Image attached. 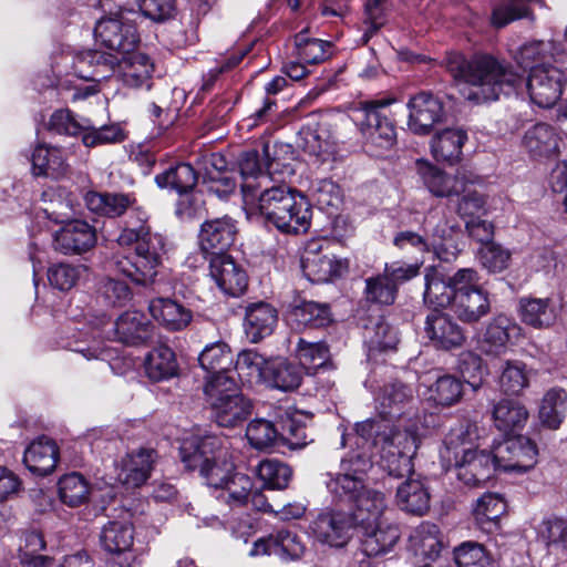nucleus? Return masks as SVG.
<instances>
[{
	"mask_svg": "<svg viewBox=\"0 0 567 567\" xmlns=\"http://www.w3.org/2000/svg\"><path fill=\"white\" fill-rule=\"evenodd\" d=\"M329 476V481L326 482L327 488L338 502L353 505L369 489L365 480L359 476L343 472Z\"/></svg>",
	"mask_w": 567,
	"mask_h": 567,
	"instance_id": "46",
	"label": "nucleus"
},
{
	"mask_svg": "<svg viewBox=\"0 0 567 567\" xmlns=\"http://www.w3.org/2000/svg\"><path fill=\"white\" fill-rule=\"evenodd\" d=\"M96 244L95 229L84 220H72L60 228L53 237V247L64 255L82 254Z\"/></svg>",
	"mask_w": 567,
	"mask_h": 567,
	"instance_id": "22",
	"label": "nucleus"
},
{
	"mask_svg": "<svg viewBox=\"0 0 567 567\" xmlns=\"http://www.w3.org/2000/svg\"><path fill=\"white\" fill-rule=\"evenodd\" d=\"M155 326L144 312L128 310L114 322V340L128 347L147 346L154 338Z\"/></svg>",
	"mask_w": 567,
	"mask_h": 567,
	"instance_id": "16",
	"label": "nucleus"
},
{
	"mask_svg": "<svg viewBox=\"0 0 567 567\" xmlns=\"http://www.w3.org/2000/svg\"><path fill=\"white\" fill-rule=\"evenodd\" d=\"M556 45L551 41L530 40L518 47L512 56L522 68L537 65H551L549 62L555 60Z\"/></svg>",
	"mask_w": 567,
	"mask_h": 567,
	"instance_id": "42",
	"label": "nucleus"
},
{
	"mask_svg": "<svg viewBox=\"0 0 567 567\" xmlns=\"http://www.w3.org/2000/svg\"><path fill=\"white\" fill-rule=\"evenodd\" d=\"M498 383L503 392L518 394L528 385L525 363L517 360L506 361L501 370Z\"/></svg>",
	"mask_w": 567,
	"mask_h": 567,
	"instance_id": "62",
	"label": "nucleus"
},
{
	"mask_svg": "<svg viewBox=\"0 0 567 567\" xmlns=\"http://www.w3.org/2000/svg\"><path fill=\"white\" fill-rule=\"evenodd\" d=\"M148 310L152 318L171 332L185 330L193 320L192 310L172 298H154Z\"/></svg>",
	"mask_w": 567,
	"mask_h": 567,
	"instance_id": "27",
	"label": "nucleus"
},
{
	"mask_svg": "<svg viewBox=\"0 0 567 567\" xmlns=\"http://www.w3.org/2000/svg\"><path fill=\"white\" fill-rule=\"evenodd\" d=\"M278 312L265 301L250 302L245 307L244 331L252 343L270 336L277 324Z\"/></svg>",
	"mask_w": 567,
	"mask_h": 567,
	"instance_id": "24",
	"label": "nucleus"
},
{
	"mask_svg": "<svg viewBox=\"0 0 567 567\" xmlns=\"http://www.w3.org/2000/svg\"><path fill=\"white\" fill-rule=\"evenodd\" d=\"M537 446L526 436L507 440L497 450L498 466L506 472L524 473L532 470L537 463Z\"/></svg>",
	"mask_w": 567,
	"mask_h": 567,
	"instance_id": "20",
	"label": "nucleus"
},
{
	"mask_svg": "<svg viewBox=\"0 0 567 567\" xmlns=\"http://www.w3.org/2000/svg\"><path fill=\"white\" fill-rule=\"evenodd\" d=\"M198 182V174L188 163H178L155 176L159 188H168L177 194L194 190Z\"/></svg>",
	"mask_w": 567,
	"mask_h": 567,
	"instance_id": "47",
	"label": "nucleus"
},
{
	"mask_svg": "<svg viewBox=\"0 0 567 567\" xmlns=\"http://www.w3.org/2000/svg\"><path fill=\"white\" fill-rule=\"evenodd\" d=\"M424 332L430 344L436 350L458 349L466 341L464 329L452 316L440 310H432L425 317Z\"/></svg>",
	"mask_w": 567,
	"mask_h": 567,
	"instance_id": "12",
	"label": "nucleus"
},
{
	"mask_svg": "<svg viewBox=\"0 0 567 567\" xmlns=\"http://www.w3.org/2000/svg\"><path fill=\"white\" fill-rule=\"evenodd\" d=\"M266 371L267 375L264 383L281 391H292L302 381L301 368L286 359L270 361Z\"/></svg>",
	"mask_w": 567,
	"mask_h": 567,
	"instance_id": "48",
	"label": "nucleus"
},
{
	"mask_svg": "<svg viewBox=\"0 0 567 567\" xmlns=\"http://www.w3.org/2000/svg\"><path fill=\"white\" fill-rule=\"evenodd\" d=\"M452 310L464 323H476L491 311L488 292L482 287L460 292L453 298Z\"/></svg>",
	"mask_w": 567,
	"mask_h": 567,
	"instance_id": "32",
	"label": "nucleus"
},
{
	"mask_svg": "<svg viewBox=\"0 0 567 567\" xmlns=\"http://www.w3.org/2000/svg\"><path fill=\"white\" fill-rule=\"evenodd\" d=\"M145 372L153 381L167 380L177 374L175 352L166 344L155 347L145 358Z\"/></svg>",
	"mask_w": 567,
	"mask_h": 567,
	"instance_id": "43",
	"label": "nucleus"
},
{
	"mask_svg": "<svg viewBox=\"0 0 567 567\" xmlns=\"http://www.w3.org/2000/svg\"><path fill=\"white\" fill-rule=\"evenodd\" d=\"M565 84L564 72L555 65L534 66L526 82L532 102L543 109H549L559 101Z\"/></svg>",
	"mask_w": 567,
	"mask_h": 567,
	"instance_id": "11",
	"label": "nucleus"
},
{
	"mask_svg": "<svg viewBox=\"0 0 567 567\" xmlns=\"http://www.w3.org/2000/svg\"><path fill=\"white\" fill-rule=\"evenodd\" d=\"M457 225H451L443 213L431 212L423 221L425 238L430 244V250H434L437 257L449 261L450 258L444 256V243L452 238Z\"/></svg>",
	"mask_w": 567,
	"mask_h": 567,
	"instance_id": "39",
	"label": "nucleus"
},
{
	"mask_svg": "<svg viewBox=\"0 0 567 567\" xmlns=\"http://www.w3.org/2000/svg\"><path fill=\"white\" fill-rule=\"evenodd\" d=\"M424 302L436 308H443L453 303V291L449 280H444L436 271L425 276Z\"/></svg>",
	"mask_w": 567,
	"mask_h": 567,
	"instance_id": "57",
	"label": "nucleus"
},
{
	"mask_svg": "<svg viewBox=\"0 0 567 567\" xmlns=\"http://www.w3.org/2000/svg\"><path fill=\"white\" fill-rule=\"evenodd\" d=\"M471 425L452 429L444 440L445 453L453 455L457 478L466 486L477 487L487 482L498 466L496 454L474 446Z\"/></svg>",
	"mask_w": 567,
	"mask_h": 567,
	"instance_id": "5",
	"label": "nucleus"
},
{
	"mask_svg": "<svg viewBox=\"0 0 567 567\" xmlns=\"http://www.w3.org/2000/svg\"><path fill=\"white\" fill-rule=\"evenodd\" d=\"M396 292V284L391 282L384 274L365 279L364 293L370 302L392 305L395 301Z\"/></svg>",
	"mask_w": 567,
	"mask_h": 567,
	"instance_id": "61",
	"label": "nucleus"
},
{
	"mask_svg": "<svg viewBox=\"0 0 567 567\" xmlns=\"http://www.w3.org/2000/svg\"><path fill=\"white\" fill-rule=\"evenodd\" d=\"M389 11V0H365L363 23L367 29L362 35L364 44L386 23Z\"/></svg>",
	"mask_w": 567,
	"mask_h": 567,
	"instance_id": "59",
	"label": "nucleus"
},
{
	"mask_svg": "<svg viewBox=\"0 0 567 567\" xmlns=\"http://www.w3.org/2000/svg\"><path fill=\"white\" fill-rule=\"evenodd\" d=\"M518 315L520 320L534 328H548L556 321V311L549 299L522 298Z\"/></svg>",
	"mask_w": 567,
	"mask_h": 567,
	"instance_id": "44",
	"label": "nucleus"
},
{
	"mask_svg": "<svg viewBox=\"0 0 567 567\" xmlns=\"http://www.w3.org/2000/svg\"><path fill=\"white\" fill-rule=\"evenodd\" d=\"M429 400L435 405L452 406L463 396V382L454 375L444 374L429 388Z\"/></svg>",
	"mask_w": 567,
	"mask_h": 567,
	"instance_id": "52",
	"label": "nucleus"
},
{
	"mask_svg": "<svg viewBox=\"0 0 567 567\" xmlns=\"http://www.w3.org/2000/svg\"><path fill=\"white\" fill-rule=\"evenodd\" d=\"M350 515L357 529L371 530L372 525L386 519V496L383 492L369 488L353 505Z\"/></svg>",
	"mask_w": 567,
	"mask_h": 567,
	"instance_id": "23",
	"label": "nucleus"
},
{
	"mask_svg": "<svg viewBox=\"0 0 567 567\" xmlns=\"http://www.w3.org/2000/svg\"><path fill=\"white\" fill-rule=\"evenodd\" d=\"M233 353L227 343L217 341L207 344L198 357L199 365L208 373H224L233 363Z\"/></svg>",
	"mask_w": 567,
	"mask_h": 567,
	"instance_id": "53",
	"label": "nucleus"
},
{
	"mask_svg": "<svg viewBox=\"0 0 567 567\" xmlns=\"http://www.w3.org/2000/svg\"><path fill=\"white\" fill-rule=\"evenodd\" d=\"M430 493L423 482L408 480L396 489L398 506L410 514L422 516L430 509Z\"/></svg>",
	"mask_w": 567,
	"mask_h": 567,
	"instance_id": "40",
	"label": "nucleus"
},
{
	"mask_svg": "<svg viewBox=\"0 0 567 567\" xmlns=\"http://www.w3.org/2000/svg\"><path fill=\"white\" fill-rule=\"evenodd\" d=\"M296 352L300 367L308 373H316L320 369H334L330 349L324 341L311 342L299 338Z\"/></svg>",
	"mask_w": 567,
	"mask_h": 567,
	"instance_id": "41",
	"label": "nucleus"
},
{
	"mask_svg": "<svg viewBox=\"0 0 567 567\" xmlns=\"http://www.w3.org/2000/svg\"><path fill=\"white\" fill-rule=\"evenodd\" d=\"M209 275L218 288L226 295L238 297L248 286L245 269L228 254H219L209 260Z\"/></svg>",
	"mask_w": 567,
	"mask_h": 567,
	"instance_id": "18",
	"label": "nucleus"
},
{
	"mask_svg": "<svg viewBox=\"0 0 567 567\" xmlns=\"http://www.w3.org/2000/svg\"><path fill=\"white\" fill-rule=\"evenodd\" d=\"M567 394L563 389H550L543 398L539 408V419L551 430L560 426L566 415Z\"/></svg>",
	"mask_w": 567,
	"mask_h": 567,
	"instance_id": "51",
	"label": "nucleus"
},
{
	"mask_svg": "<svg viewBox=\"0 0 567 567\" xmlns=\"http://www.w3.org/2000/svg\"><path fill=\"white\" fill-rule=\"evenodd\" d=\"M132 298L130 287L121 280L105 278L101 281L97 299L105 307H122Z\"/></svg>",
	"mask_w": 567,
	"mask_h": 567,
	"instance_id": "63",
	"label": "nucleus"
},
{
	"mask_svg": "<svg viewBox=\"0 0 567 567\" xmlns=\"http://www.w3.org/2000/svg\"><path fill=\"white\" fill-rule=\"evenodd\" d=\"M100 546L113 556L110 567H143L141 559L131 553L134 526L126 520H110L101 529Z\"/></svg>",
	"mask_w": 567,
	"mask_h": 567,
	"instance_id": "10",
	"label": "nucleus"
},
{
	"mask_svg": "<svg viewBox=\"0 0 567 567\" xmlns=\"http://www.w3.org/2000/svg\"><path fill=\"white\" fill-rule=\"evenodd\" d=\"M522 328L505 315L495 316L485 327L480 340L481 350L488 355L505 353L508 346L520 337Z\"/></svg>",
	"mask_w": 567,
	"mask_h": 567,
	"instance_id": "21",
	"label": "nucleus"
},
{
	"mask_svg": "<svg viewBox=\"0 0 567 567\" xmlns=\"http://www.w3.org/2000/svg\"><path fill=\"white\" fill-rule=\"evenodd\" d=\"M59 449L55 442L47 436L34 440L25 450L23 463L34 475L47 476L56 467Z\"/></svg>",
	"mask_w": 567,
	"mask_h": 567,
	"instance_id": "30",
	"label": "nucleus"
},
{
	"mask_svg": "<svg viewBox=\"0 0 567 567\" xmlns=\"http://www.w3.org/2000/svg\"><path fill=\"white\" fill-rule=\"evenodd\" d=\"M131 10H121L102 17L95 24L94 35L106 49L117 54L130 53L140 43L134 21L128 17Z\"/></svg>",
	"mask_w": 567,
	"mask_h": 567,
	"instance_id": "9",
	"label": "nucleus"
},
{
	"mask_svg": "<svg viewBox=\"0 0 567 567\" xmlns=\"http://www.w3.org/2000/svg\"><path fill=\"white\" fill-rule=\"evenodd\" d=\"M237 230V221L227 215L204 221L198 235L200 250L212 257L226 254Z\"/></svg>",
	"mask_w": 567,
	"mask_h": 567,
	"instance_id": "17",
	"label": "nucleus"
},
{
	"mask_svg": "<svg viewBox=\"0 0 567 567\" xmlns=\"http://www.w3.org/2000/svg\"><path fill=\"white\" fill-rule=\"evenodd\" d=\"M267 225L284 234H305L311 223L308 199L287 185H271L257 196L255 205Z\"/></svg>",
	"mask_w": 567,
	"mask_h": 567,
	"instance_id": "4",
	"label": "nucleus"
},
{
	"mask_svg": "<svg viewBox=\"0 0 567 567\" xmlns=\"http://www.w3.org/2000/svg\"><path fill=\"white\" fill-rule=\"evenodd\" d=\"M417 172L424 186L435 197L460 196L467 192V185L473 184L464 171L451 175L426 162H417Z\"/></svg>",
	"mask_w": 567,
	"mask_h": 567,
	"instance_id": "14",
	"label": "nucleus"
},
{
	"mask_svg": "<svg viewBox=\"0 0 567 567\" xmlns=\"http://www.w3.org/2000/svg\"><path fill=\"white\" fill-rule=\"evenodd\" d=\"M118 62V56L102 51L90 50L82 53L75 62L79 76L90 81L109 78Z\"/></svg>",
	"mask_w": 567,
	"mask_h": 567,
	"instance_id": "37",
	"label": "nucleus"
},
{
	"mask_svg": "<svg viewBox=\"0 0 567 567\" xmlns=\"http://www.w3.org/2000/svg\"><path fill=\"white\" fill-rule=\"evenodd\" d=\"M223 497L230 505H244L252 492V482L246 474L233 472L225 481Z\"/></svg>",
	"mask_w": 567,
	"mask_h": 567,
	"instance_id": "60",
	"label": "nucleus"
},
{
	"mask_svg": "<svg viewBox=\"0 0 567 567\" xmlns=\"http://www.w3.org/2000/svg\"><path fill=\"white\" fill-rule=\"evenodd\" d=\"M181 460L189 471L198 470L206 484L214 488L225 485L235 471L223 440L216 435H192L182 442Z\"/></svg>",
	"mask_w": 567,
	"mask_h": 567,
	"instance_id": "6",
	"label": "nucleus"
},
{
	"mask_svg": "<svg viewBox=\"0 0 567 567\" xmlns=\"http://www.w3.org/2000/svg\"><path fill=\"white\" fill-rule=\"evenodd\" d=\"M362 534L363 550L368 556H379L390 551L400 534L396 525L386 519L372 525L371 530L358 529Z\"/></svg>",
	"mask_w": 567,
	"mask_h": 567,
	"instance_id": "38",
	"label": "nucleus"
},
{
	"mask_svg": "<svg viewBox=\"0 0 567 567\" xmlns=\"http://www.w3.org/2000/svg\"><path fill=\"white\" fill-rule=\"evenodd\" d=\"M409 128L419 135L429 134L444 117L443 102L432 93L421 92L410 99Z\"/></svg>",
	"mask_w": 567,
	"mask_h": 567,
	"instance_id": "15",
	"label": "nucleus"
},
{
	"mask_svg": "<svg viewBox=\"0 0 567 567\" xmlns=\"http://www.w3.org/2000/svg\"><path fill=\"white\" fill-rule=\"evenodd\" d=\"M443 63L457 85L468 86L463 93L465 99L477 104L516 93L524 83L509 63L489 53L476 52L467 58L453 51L446 54Z\"/></svg>",
	"mask_w": 567,
	"mask_h": 567,
	"instance_id": "1",
	"label": "nucleus"
},
{
	"mask_svg": "<svg viewBox=\"0 0 567 567\" xmlns=\"http://www.w3.org/2000/svg\"><path fill=\"white\" fill-rule=\"evenodd\" d=\"M297 55L307 64H318L331 55V43L316 38H308L305 31L295 35Z\"/></svg>",
	"mask_w": 567,
	"mask_h": 567,
	"instance_id": "55",
	"label": "nucleus"
},
{
	"mask_svg": "<svg viewBox=\"0 0 567 567\" xmlns=\"http://www.w3.org/2000/svg\"><path fill=\"white\" fill-rule=\"evenodd\" d=\"M389 104L386 100L364 102L358 112L359 127L367 143L381 150H389L396 143V128L389 116Z\"/></svg>",
	"mask_w": 567,
	"mask_h": 567,
	"instance_id": "8",
	"label": "nucleus"
},
{
	"mask_svg": "<svg viewBox=\"0 0 567 567\" xmlns=\"http://www.w3.org/2000/svg\"><path fill=\"white\" fill-rule=\"evenodd\" d=\"M297 146L309 155L315 164L329 161L336 153V142L322 128H301L297 137Z\"/></svg>",
	"mask_w": 567,
	"mask_h": 567,
	"instance_id": "35",
	"label": "nucleus"
},
{
	"mask_svg": "<svg viewBox=\"0 0 567 567\" xmlns=\"http://www.w3.org/2000/svg\"><path fill=\"white\" fill-rule=\"evenodd\" d=\"M301 268L309 281L327 282L333 277L343 275L349 265L347 260L334 259L323 254L317 244H310L301 257Z\"/></svg>",
	"mask_w": 567,
	"mask_h": 567,
	"instance_id": "19",
	"label": "nucleus"
},
{
	"mask_svg": "<svg viewBox=\"0 0 567 567\" xmlns=\"http://www.w3.org/2000/svg\"><path fill=\"white\" fill-rule=\"evenodd\" d=\"M90 487L86 480L79 473H70L59 481L61 501L71 507L84 504L89 499Z\"/></svg>",
	"mask_w": 567,
	"mask_h": 567,
	"instance_id": "56",
	"label": "nucleus"
},
{
	"mask_svg": "<svg viewBox=\"0 0 567 567\" xmlns=\"http://www.w3.org/2000/svg\"><path fill=\"white\" fill-rule=\"evenodd\" d=\"M289 146L285 144H265L262 158L255 151H246L239 155L238 167L243 178L241 193L246 205H255L257 196L270 186L272 176L276 174H291L292 169L281 157L288 154Z\"/></svg>",
	"mask_w": 567,
	"mask_h": 567,
	"instance_id": "7",
	"label": "nucleus"
},
{
	"mask_svg": "<svg viewBox=\"0 0 567 567\" xmlns=\"http://www.w3.org/2000/svg\"><path fill=\"white\" fill-rule=\"evenodd\" d=\"M559 141L553 126L537 123L526 131L522 143L530 156L550 157L558 154Z\"/></svg>",
	"mask_w": 567,
	"mask_h": 567,
	"instance_id": "34",
	"label": "nucleus"
},
{
	"mask_svg": "<svg viewBox=\"0 0 567 567\" xmlns=\"http://www.w3.org/2000/svg\"><path fill=\"white\" fill-rule=\"evenodd\" d=\"M84 202L89 210L109 218L120 217L128 209L133 210L140 207L134 206L136 202L134 196L124 193L87 192Z\"/></svg>",
	"mask_w": 567,
	"mask_h": 567,
	"instance_id": "31",
	"label": "nucleus"
},
{
	"mask_svg": "<svg viewBox=\"0 0 567 567\" xmlns=\"http://www.w3.org/2000/svg\"><path fill=\"white\" fill-rule=\"evenodd\" d=\"M213 417L219 426L234 427L245 421L251 412V403L241 393L209 403Z\"/></svg>",
	"mask_w": 567,
	"mask_h": 567,
	"instance_id": "33",
	"label": "nucleus"
},
{
	"mask_svg": "<svg viewBox=\"0 0 567 567\" xmlns=\"http://www.w3.org/2000/svg\"><path fill=\"white\" fill-rule=\"evenodd\" d=\"M442 547L441 530L433 523H421L409 536V548L423 563L422 567H429L430 563L435 561Z\"/></svg>",
	"mask_w": 567,
	"mask_h": 567,
	"instance_id": "28",
	"label": "nucleus"
},
{
	"mask_svg": "<svg viewBox=\"0 0 567 567\" xmlns=\"http://www.w3.org/2000/svg\"><path fill=\"white\" fill-rule=\"evenodd\" d=\"M290 317L303 328H322L332 321L329 306L315 301H301L293 306Z\"/></svg>",
	"mask_w": 567,
	"mask_h": 567,
	"instance_id": "50",
	"label": "nucleus"
},
{
	"mask_svg": "<svg viewBox=\"0 0 567 567\" xmlns=\"http://www.w3.org/2000/svg\"><path fill=\"white\" fill-rule=\"evenodd\" d=\"M148 220L150 215L144 208L132 210L117 237V244L122 247L134 246V252L114 261L118 272L141 286L155 281L167 252L165 237L153 233Z\"/></svg>",
	"mask_w": 567,
	"mask_h": 567,
	"instance_id": "2",
	"label": "nucleus"
},
{
	"mask_svg": "<svg viewBox=\"0 0 567 567\" xmlns=\"http://www.w3.org/2000/svg\"><path fill=\"white\" fill-rule=\"evenodd\" d=\"M492 415L495 426L504 433H509L524 426L528 411L517 400L502 399L494 405Z\"/></svg>",
	"mask_w": 567,
	"mask_h": 567,
	"instance_id": "45",
	"label": "nucleus"
},
{
	"mask_svg": "<svg viewBox=\"0 0 567 567\" xmlns=\"http://www.w3.org/2000/svg\"><path fill=\"white\" fill-rule=\"evenodd\" d=\"M256 474L264 482L266 487L284 489L288 486L292 477V470L289 465L279 460L266 458L257 465Z\"/></svg>",
	"mask_w": 567,
	"mask_h": 567,
	"instance_id": "54",
	"label": "nucleus"
},
{
	"mask_svg": "<svg viewBox=\"0 0 567 567\" xmlns=\"http://www.w3.org/2000/svg\"><path fill=\"white\" fill-rule=\"evenodd\" d=\"M204 392L208 403H213L215 399H226L230 394L240 393V390L233 371H227L207 375L205 378Z\"/></svg>",
	"mask_w": 567,
	"mask_h": 567,
	"instance_id": "58",
	"label": "nucleus"
},
{
	"mask_svg": "<svg viewBox=\"0 0 567 567\" xmlns=\"http://www.w3.org/2000/svg\"><path fill=\"white\" fill-rule=\"evenodd\" d=\"M157 454L153 449H140L121 461L116 480L127 487H140L151 475Z\"/></svg>",
	"mask_w": 567,
	"mask_h": 567,
	"instance_id": "25",
	"label": "nucleus"
},
{
	"mask_svg": "<svg viewBox=\"0 0 567 567\" xmlns=\"http://www.w3.org/2000/svg\"><path fill=\"white\" fill-rule=\"evenodd\" d=\"M355 528L350 515L343 512L320 513L310 524L312 537L330 547H343L351 538Z\"/></svg>",
	"mask_w": 567,
	"mask_h": 567,
	"instance_id": "13",
	"label": "nucleus"
},
{
	"mask_svg": "<svg viewBox=\"0 0 567 567\" xmlns=\"http://www.w3.org/2000/svg\"><path fill=\"white\" fill-rule=\"evenodd\" d=\"M467 134L462 128L447 127L437 132L431 142V152L437 162L455 164L461 159Z\"/></svg>",
	"mask_w": 567,
	"mask_h": 567,
	"instance_id": "36",
	"label": "nucleus"
},
{
	"mask_svg": "<svg viewBox=\"0 0 567 567\" xmlns=\"http://www.w3.org/2000/svg\"><path fill=\"white\" fill-rule=\"evenodd\" d=\"M354 430L377 449L380 466L390 476L399 478L412 474V460L419 447V437L414 431L396 427L378 417L355 423Z\"/></svg>",
	"mask_w": 567,
	"mask_h": 567,
	"instance_id": "3",
	"label": "nucleus"
},
{
	"mask_svg": "<svg viewBox=\"0 0 567 567\" xmlns=\"http://www.w3.org/2000/svg\"><path fill=\"white\" fill-rule=\"evenodd\" d=\"M454 559L457 567H491L493 565L483 545L474 542H465L456 547Z\"/></svg>",
	"mask_w": 567,
	"mask_h": 567,
	"instance_id": "64",
	"label": "nucleus"
},
{
	"mask_svg": "<svg viewBox=\"0 0 567 567\" xmlns=\"http://www.w3.org/2000/svg\"><path fill=\"white\" fill-rule=\"evenodd\" d=\"M116 65L120 69L122 83L132 89L145 85L151 89V78L154 64L145 53L132 50L130 53L120 54Z\"/></svg>",
	"mask_w": 567,
	"mask_h": 567,
	"instance_id": "29",
	"label": "nucleus"
},
{
	"mask_svg": "<svg viewBox=\"0 0 567 567\" xmlns=\"http://www.w3.org/2000/svg\"><path fill=\"white\" fill-rule=\"evenodd\" d=\"M414 402V390L401 381L384 384L377 398V410L385 419L402 416Z\"/></svg>",
	"mask_w": 567,
	"mask_h": 567,
	"instance_id": "26",
	"label": "nucleus"
},
{
	"mask_svg": "<svg viewBox=\"0 0 567 567\" xmlns=\"http://www.w3.org/2000/svg\"><path fill=\"white\" fill-rule=\"evenodd\" d=\"M267 361L261 354L254 350H244L237 355L235 370L243 383L249 385L265 382L267 375Z\"/></svg>",
	"mask_w": 567,
	"mask_h": 567,
	"instance_id": "49",
	"label": "nucleus"
}]
</instances>
